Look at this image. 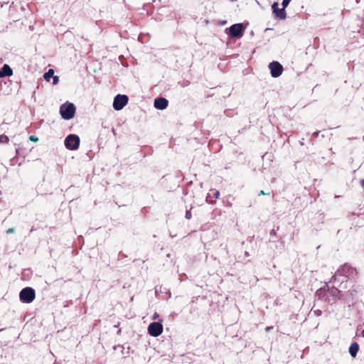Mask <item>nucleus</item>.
<instances>
[{"label":"nucleus","instance_id":"f257e3e1","mask_svg":"<svg viewBox=\"0 0 364 364\" xmlns=\"http://www.w3.org/2000/svg\"><path fill=\"white\" fill-rule=\"evenodd\" d=\"M358 275V271L355 267L350 264L345 263L341 266L336 271V276L345 277L348 279H354Z\"/></svg>","mask_w":364,"mask_h":364},{"label":"nucleus","instance_id":"f03ea898","mask_svg":"<svg viewBox=\"0 0 364 364\" xmlns=\"http://www.w3.org/2000/svg\"><path fill=\"white\" fill-rule=\"evenodd\" d=\"M337 289H320L316 291V294L319 298H323L324 301L328 303H333L338 294Z\"/></svg>","mask_w":364,"mask_h":364},{"label":"nucleus","instance_id":"7ed1b4c3","mask_svg":"<svg viewBox=\"0 0 364 364\" xmlns=\"http://www.w3.org/2000/svg\"><path fill=\"white\" fill-rule=\"evenodd\" d=\"M75 107L73 103L66 102L60 107V114L64 119H70L74 117Z\"/></svg>","mask_w":364,"mask_h":364},{"label":"nucleus","instance_id":"20e7f679","mask_svg":"<svg viewBox=\"0 0 364 364\" xmlns=\"http://www.w3.org/2000/svg\"><path fill=\"white\" fill-rule=\"evenodd\" d=\"M19 297L23 303H31L36 297L35 290L31 287H26L21 291Z\"/></svg>","mask_w":364,"mask_h":364},{"label":"nucleus","instance_id":"39448f33","mask_svg":"<svg viewBox=\"0 0 364 364\" xmlns=\"http://www.w3.org/2000/svg\"><path fill=\"white\" fill-rule=\"evenodd\" d=\"M80 138L75 134H69L65 140V146L69 150H77L80 146Z\"/></svg>","mask_w":364,"mask_h":364},{"label":"nucleus","instance_id":"423d86ee","mask_svg":"<svg viewBox=\"0 0 364 364\" xmlns=\"http://www.w3.org/2000/svg\"><path fill=\"white\" fill-rule=\"evenodd\" d=\"M128 97L125 95H117L113 102V107L115 110L122 109L128 102Z\"/></svg>","mask_w":364,"mask_h":364},{"label":"nucleus","instance_id":"0eeeda50","mask_svg":"<svg viewBox=\"0 0 364 364\" xmlns=\"http://www.w3.org/2000/svg\"><path fill=\"white\" fill-rule=\"evenodd\" d=\"M149 333L154 337L160 336L163 332V325L159 322H153L149 325Z\"/></svg>","mask_w":364,"mask_h":364},{"label":"nucleus","instance_id":"6e6552de","mask_svg":"<svg viewBox=\"0 0 364 364\" xmlns=\"http://www.w3.org/2000/svg\"><path fill=\"white\" fill-rule=\"evenodd\" d=\"M269 68L273 77H279L283 72L282 65L277 61H273L269 63Z\"/></svg>","mask_w":364,"mask_h":364},{"label":"nucleus","instance_id":"1a4fd4ad","mask_svg":"<svg viewBox=\"0 0 364 364\" xmlns=\"http://www.w3.org/2000/svg\"><path fill=\"white\" fill-rule=\"evenodd\" d=\"M230 36L232 38H240L243 35L242 23L233 24L230 27Z\"/></svg>","mask_w":364,"mask_h":364},{"label":"nucleus","instance_id":"9d476101","mask_svg":"<svg viewBox=\"0 0 364 364\" xmlns=\"http://www.w3.org/2000/svg\"><path fill=\"white\" fill-rule=\"evenodd\" d=\"M278 3L277 2H274L272 6V8L273 9V13L275 14L276 17L279 18V19H282V20H284L287 17V14H286V11H285V8H284L282 6V9H279L278 8Z\"/></svg>","mask_w":364,"mask_h":364},{"label":"nucleus","instance_id":"9b49d317","mask_svg":"<svg viewBox=\"0 0 364 364\" xmlns=\"http://www.w3.org/2000/svg\"><path fill=\"white\" fill-rule=\"evenodd\" d=\"M168 101L164 97L156 98L154 100V107L159 109H164L167 107Z\"/></svg>","mask_w":364,"mask_h":364},{"label":"nucleus","instance_id":"f8f14e48","mask_svg":"<svg viewBox=\"0 0 364 364\" xmlns=\"http://www.w3.org/2000/svg\"><path fill=\"white\" fill-rule=\"evenodd\" d=\"M12 69L8 65H4L0 70V77H9L12 75Z\"/></svg>","mask_w":364,"mask_h":364},{"label":"nucleus","instance_id":"ddd939ff","mask_svg":"<svg viewBox=\"0 0 364 364\" xmlns=\"http://www.w3.org/2000/svg\"><path fill=\"white\" fill-rule=\"evenodd\" d=\"M359 350V345L357 343H353L349 348V353L353 358L356 357Z\"/></svg>","mask_w":364,"mask_h":364},{"label":"nucleus","instance_id":"4468645a","mask_svg":"<svg viewBox=\"0 0 364 364\" xmlns=\"http://www.w3.org/2000/svg\"><path fill=\"white\" fill-rule=\"evenodd\" d=\"M53 75L54 70L53 69H49L48 71L43 75V77L46 81L49 82L50 78L54 76Z\"/></svg>","mask_w":364,"mask_h":364},{"label":"nucleus","instance_id":"2eb2a0df","mask_svg":"<svg viewBox=\"0 0 364 364\" xmlns=\"http://www.w3.org/2000/svg\"><path fill=\"white\" fill-rule=\"evenodd\" d=\"M9 141V137L5 134L0 135V144H6Z\"/></svg>","mask_w":364,"mask_h":364},{"label":"nucleus","instance_id":"dca6fc26","mask_svg":"<svg viewBox=\"0 0 364 364\" xmlns=\"http://www.w3.org/2000/svg\"><path fill=\"white\" fill-rule=\"evenodd\" d=\"M185 217L188 220H190L192 218L191 210H186Z\"/></svg>","mask_w":364,"mask_h":364},{"label":"nucleus","instance_id":"f3484780","mask_svg":"<svg viewBox=\"0 0 364 364\" xmlns=\"http://www.w3.org/2000/svg\"><path fill=\"white\" fill-rule=\"evenodd\" d=\"M29 140L33 142H37L38 141V138L36 136L31 135L29 136Z\"/></svg>","mask_w":364,"mask_h":364},{"label":"nucleus","instance_id":"a211bd4d","mask_svg":"<svg viewBox=\"0 0 364 364\" xmlns=\"http://www.w3.org/2000/svg\"><path fill=\"white\" fill-rule=\"evenodd\" d=\"M211 192L213 193L214 197L215 198H218L219 196H220V193L218 191H216V190H212Z\"/></svg>","mask_w":364,"mask_h":364},{"label":"nucleus","instance_id":"6ab92c4d","mask_svg":"<svg viewBox=\"0 0 364 364\" xmlns=\"http://www.w3.org/2000/svg\"><path fill=\"white\" fill-rule=\"evenodd\" d=\"M290 1L291 0H283L282 4V6L284 8H286L288 6V4H289Z\"/></svg>","mask_w":364,"mask_h":364},{"label":"nucleus","instance_id":"aec40b11","mask_svg":"<svg viewBox=\"0 0 364 364\" xmlns=\"http://www.w3.org/2000/svg\"><path fill=\"white\" fill-rule=\"evenodd\" d=\"M15 232V229L14 228H9L8 230H6V234H11V233H14Z\"/></svg>","mask_w":364,"mask_h":364},{"label":"nucleus","instance_id":"412c9836","mask_svg":"<svg viewBox=\"0 0 364 364\" xmlns=\"http://www.w3.org/2000/svg\"><path fill=\"white\" fill-rule=\"evenodd\" d=\"M53 85L58 84V81H59L58 77V76H53Z\"/></svg>","mask_w":364,"mask_h":364},{"label":"nucleus","instance_id":"4be33fe9","mask_svg":"<svg viewBox=\"0 0 364 364\" xmlns=\"http://www.w3.org/2000/svg\"><path fill=\"white\" fill-rule=\"evenodd\" d=\"M314 313H315V314H316V316H321V315L322 311H321V310L318 309V310H315V311H314Z\"/></svg>","mask_w":364,"mask_h":364},{"label":"nucleus","instance_id":"5701e85b","mask_svg":"<svg viewBox=\"0 0 364 364\" xmlns=\"http://www.w3.org/2000/svg\"><path fill=\"white\" fill-rule=\"evenodd\" d=\"M262 195H267L269 196V193H265L264 191H260L259 193H258V196H262Z\"/></svg>","mask_w":364,"mask_h":364},{"label":"nucleus","instance_id":"b1692460","mask_svg":"<svg viewBox=\"0 0 364 364\" xmlns=\"http://www.w3.org/2000/svg\"><path fill=\"white\" fill-rule=\"evenodd\" d=\"M273 328V326H267L265 328L266 332H269Z\"/></svg>","mask_w":364,"mask_h":364},{"label":"nucleus","instance_id":"393cba45","mask_svg":"<svg viewBox=\"0 0 364 364\" xmlns=\"http://www.w3.org/2000/svg\"><path fill=\"white\" fill-rule=\"evenodd\" d=\"M318 134H319V132L317 131V132H314L312 136L314 137H317L318 136Z\"/></svg>","mask_w":364,"mask_h":364},{"label":"nucleus","instance_id":"a878e982","mask_svg":"<svg viewBox=\"0 0 364 364\" xmlns=\"http://www.w3.org/2000/svg\"><path fill=\"white\" fill-rule=\"evenodd\" d=\"M158 316H158V314H155V315L154 316V319L157 318H158Z\"/></svg>","mask_w":364,"mask_h":364},{"label":"nucleus","instance_id":"bb28decb","mask_svg":"<svg viewBox=\"0 0 364 364\" xmlns=\"http://www.w3.org/2000/svg\"><path fill=\"white\" fill-rule=\"evenodd\" d=\"M361 184L364 187V179L361 181Z\"/></svg>","mask_w":364,"mask_h":364},{"label":"nucleus","instance_id":"cd10ccee","mask_svg":"<svg viewBox=\"0 0 364 364\" xmlns=\"http://www.w3.org/2000/svg\"><path fill=\"white\" fill-rule=\"evenodd\" d=\"M362 336L364 337V330L362 331Z\"/></svg>","mask_w":364,"mask_h":364}]
</instances>
